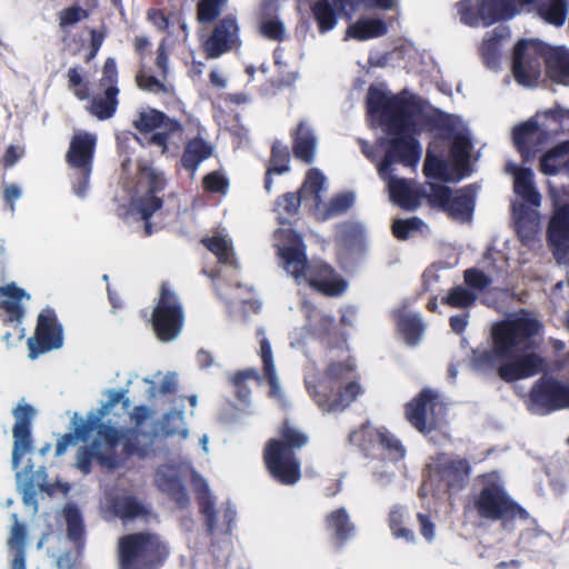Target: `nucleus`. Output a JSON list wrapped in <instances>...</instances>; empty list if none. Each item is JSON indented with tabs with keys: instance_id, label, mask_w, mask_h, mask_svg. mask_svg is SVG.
<instances>
[{
	"instance_id": "30",
	"label": "nucleus",
	"mask_w": 569,
	"mask_h": 569,
	"mask_svg": "<svg viewBox=\"0 0 569 569\" xmlns=\"http://www.w3.org/2000/svg\"><path fill=\"white\" fill-rule=\"evenodd\" d=\"M387 430V428H373L370 422H365L360 430L349 433V442L358 443L363 456L378 458L379 446Z\"/></svg>"
},
{
	"instance_id": "31",
	"label": "nucleus",
	"mask_w": 569,
	"mask_h": 569,
	"mask_svg": "<svg viewBox=\"0 0 569 569\" xmlns=\"http://www.w3.org/2000/svg\"><path fill=\"white\" fill-rule=\"evenodd\" d=\"M13 525L9 540H7V547L13 552L11 560V569H26L27 568V526L23 522L18 521V516L12 515Z\"/></svg>"
},
{
	"instance_id": "54",
	"label": "nucleus",
	"mask_w": 569,
	"mask_h": 569,
	"mask_svg": "<svg viewBox=\"0 0 569 569\" xmlns=\"http://www.w3.org/2000/svg\"><path fill=\"white\" fill-rule=\"evenodd\" d=\"M452 196V191L449 187L443 184L430 183V190L423 189V198L428 201L431 208L441 209L445 211Z\"/></svg>"
},
{
	"instance_id": "27",
	"label": "nucleus",
	"mask_w": 569,
	"mask_h": 569,
	"mask_svg": "<svg viewBox=\"0 0 569 569\" xmlns=\"http://www.w3.org/2000/svg\"><path fill=\"white\" fill-rule=\"evenodd\" d=\"M506 172L513 176V190L525 203L535 207L541 204V194L535 187L533 172L530 168L507 162Z\"/></svg>"
},
{
	"instance_id": "2",
	"label": "nucleus",
	"mask_w": 569,
	"mask_h": 569,
	"mask_svg": "<svg viewBox=\"0 0 569 569\" xmlns=\"http://www.w3.org/2000/svg\"><path fill=\"white\" fill-rule=\"evenodd\" d=\"M367 108L371 122H377L385 131L398 137L389 142H407L406 140L413 139L415 134L431 126L430 108L407 91L392 94L382 88L370 87Z\"/></svg>"
},
{
	"instance_id": "55",
	"label": "nucleus",
	"mask_w": 569,
	"mask_h": 569,
	"mask_svg": "<svg viewBox=\"0 0 569 569\" xmlns=\"http://www.w3.org/2000/svg\"><path fill=\"white\" fill-rule=\"evenodd\" d=\"M290 151L287 146L272 144L268 169L276 174H284L290 169Z\"/></svg>"
},
{
	"instance_id": "4",
	"label": "nucleus",
	"mask_w": 569,
	"mask_h": 569,
	"mask_svg": "<svg viewBox=\"0 0 569 569\" xmlns=\"http://www.w3.org/2000/svg\"><path fill=\"white\" fill-rule=\"evenodd\" d=\"M471 473L472 466L465 457L446 452L432 456L422 470L418 497L451 499L459 496L470 483Z\"/></svg>"
},
{
	"instance_id": "13",
	"label": "nucleus",
	"mask_w": 569,
	"mask_h": 569,
	"mask_svg": "<svg viewBox=\"0 0 569 569\" xmlns=\"http://www.w3.org/2000/svg\"><path fill=\"white\" fill-rule=\"evenodd\" d=\"M461 20L472 27L491 26L520 12L516 0H463L458 4Z\"/></svg>"
},
{
	"instance_id": "44",
	"label": "nucleus",
	"mask_w": 569,
	"mask_h": 569,
	"mask_svg": "<svg viewBox=\"0 0 569 569\" xmlns=\"http://www.w3.org/2000/svg\"><path fill=\"white\" fill-rule=\"evenodd\" d=\"M569 9L568 0H546L538 7V14L548 23L562 26Z\"/></svg>"
},
{
	"instance_id": "22",
	"label": "nucleus",
	"mask_w": 569,
	"mask_h": 569,
	"mask_svg": "<svg viewBox=\"0 0 569 569\" xmlns=\"http://www.w3.org/2000/svg\"><path fill=\"white\" fill-rule=\"evenodd\" d=\"M390 201L407 211H415L423 198V189L415 180L387 174Z\"/></svg>"
},
{
	"instance_id": "47",
	"label": "nucleus",
	"mask_w": 569,
	"mask_h": 569,
	"mask_svg": "<svg viewBox=\"0 0 569 569\" xmlns=\"http://www.w3.org/2000/svg\"><path fill=\"white\" fill-rule=\"evenodd\" d=\"M213 149L211 144H198V148L192 149L191 144L187 146L182 157H180V163L189 172L193 173L197 171L200 162L212 156Z\"/></svg>"
},
{
	"instance_id": "42",
	"label": "nucleus",
	"mask_w": 569,
	"mask_h": 569,
	"mask_svg": "<svg viewBox=\"0 0 569 569\" xmlns=\"http://www.w3.org/2000/svg\"><path fill=\"white\" fill-rule=\"evenodd\" d=\"M422 173L428 179L440 181H452V174L447 160L433 153L432 149H428L427 157L422 166Z\"/></svg>"
},
{
	"instance_id": "38",
	"label": "nucleus",
	"mask_w": 569,
	"mask_h": 569,
	"mask_svg": "<svg viewBox=\"0 0 569 569\" xmlns=\"http://www.w3.org/2000/svg\"><path fill=\"white\" fill-rule=\"evenodd\" d=\"M260 358L262 362L263 377L267 379L270 387L269 396L271 398H279L280 387L274 368L272 349L269 339L266 337L260 339Z\"/></svg>"
},
{
	"instance_id": "18",
	"label": "nucleus",
	"mask_w": 569,
	"mask_h": 569,
	"mask_svg": "<svg viewBox=\"0 0 569 569\" xmlns=\"http://www.w3.org/2000/svg\"><path fill=\"white\" fill-rule=\"evenodd\" d=\"M547 243L558 263L569 262V203L553 208L547 227Z\"/></svg>"
},
{
	"instance_id": "63",
	"label": "nucleus",
	"mask_w": 569,
	"mask_h": 569,
	"mask_svg": "<svg viewBox=\"0 0 569 569\" xmlns=\"http://www.w3.org/2000/svg\"><path fill=\"white\" fill-rule=\"evenodd\" d=\"M516 230L521 242L529 243L533 241L537 232L533 218L527 213L518 214L516 218Z\"/></svg>"
},
{
	"instance_id": "35",
	"label": "nucleus",
	"mask_w": 569,
	"mask_h": 569,
	"mask_svg": "<svg viewBox=\"0 0 569 569\" xmlns=\"http://www.w3.org/2000/svg\"><path fill=\"white\" fill-rule=\"evenodd\" d=\"M540 170L546 176H557L561 171L569 172V144H556L546 152L540 161Z\"/></svg>"
},
{
	"instance_id": "40",
	"label": "nucleus",
	"mask_w": 569,
	"mask_h": 569,
	"mask_svg": "<svg viewBox=\"0 0 569 569\" xmlns=\"http://www.w3.org/2000/svg\"><path fill=\"white\" fill-rule=\"evenodd\" d=\"M138 171V187L144 190V193H158L164 189L166 179L163 173L149 162H139Z\"/></svg>"
},
{
	"instance_id": "24",
	"label": "nucleus",
	"mask_w": 569,
	"mask_h": 569,
	"mask_svg": "<svg viewBox=\"0 0 569 569\" xmlns=\"http://www.w3.org/2000/svg\"><path fill=\"white\" fill-rule=\"evenodd\" d=\"M237 34V22L230 18L222 20L203 43L207 57L214 59L229 51L236 44Z\"/></svg>"
},
{
	"instance_id": "62",
	"label": "nucleus",
	"mask_w": 569,
	"mask_h": 569,
	"mask_svg": "<svg viewBox=\"0 0 569 569\" xmlns=\"http://www.w3.org/2000/svg\"><path fill=\"white\" fill-rule=\"evenodd\" d=\"M227 0H200L198 4V19L200 22H211L224 9Z\"/></svg>"
},
{
	"instance_id": "10",
	"label": "nucleus",
	"mask_w": 569,
	"mask_h": 569,
	"mask_svg": "<svg viewBox=\"0 0 569 569\" xmlns=\"http://www.w3.org/2000/svg\"><path fill=\"white\" fill-rule=\"evenodd\" d=\"M150 321L160 341H171L181 333L184 323V310L181 299L169 282H161L159 287V296L153 312H151Z\"/></svg>"
},
{
	"instance_id": "33",
	"label": "nucleus",
	"mask_w": 569,
	"mask_h": 569,
	"mask_svg": "<svg viewBox=\"0 0 569 569\" xmlns=\"http://www.w3.org/2000/svg\"><path fill=\"white\" fill-rule=\"evenodd\" d=\"M545 59L550 79L569 86V51L562 47L550 48L545 53Z\"/></svg>"
},
{
	"instance_id": "58",
	"label": "nucleus",
	"mask_w": 569,
	"mask_h": 569,
	"mask_svg": "<svg viewBox=\"0 0 569 569\" xmlns=\"http://www.w3.org/2000/svg\"><path fill=\"white\" fill-rule=\"evenodd\" d=\"M161 431L164 437L178 435L186 438L188 430L183 428V415L181 412L171 411L162 416Z\"/></svg>"
},
{
	"instance_id": "64",
	"label": "nucleus",
	"mask_w": 569,
	"mask_h": 569,
	"mask_svg": "<svg viewBox=\"0 0 569 569\" xmlns=\"http://www.w3.org/2000/svg\"><path fill=\"white\" fill-rule=\"evenodd\" d=\"M162 207V199L157 193H144L138 202H136V209H138L143 220H149L152 214Z\"/></svg>"
},
{
	"instance_id": "15",
	"label": "nucleus",
	"mask_w": 569,
	"mask_h": 569,
	"mask_svg": "<svg viewBox=\"0 0 569 569\" xmlns=\"http://www.w3.org/2000/svg\"><path fill=\"white\" fill-rule=\"evenodd\" d=\"M438 406H441L438 393L431 389H422L405 405V417L418 431L429 433L438 426L435 416Z\"/></svg>"
},
{
	"instance_id": "28",
	"label": "nucleus",
	"mask_w": 569,
	"mask_h": 569,
	"mask_svg": "<svg viewBox=\"0 0 569 569\" xmlns=\"http://www.w3.org/2000/svg\"><path fill=\"white\" fill-rule=\"evenodd\" d=\"M191 482L199 503V510L204 519L207 535L213 536L217 530V511L214 498L210 493V487L198 473H192Z\"/></svg>"
},
{
	"instance_id": "59",
	"label": "nucleus",
	"mask_w": 569,
	"mask_h": 569,
	"mask_svg": "<svg viewBox=\"0 0 569 569\" xmlns=\"http://www.w3.org/2000/svg\"><path fill=\"white\" fill-rule=\"evenodd\" d=\"M114 509L121 519H134L144 512L142 503L132 496L118 499Z\"/></svg>"
},
{
	"instance_id": "51",
	"label": "nucleus",
	"mask_w": 569,
	"mask_h": 569,
	"mask_svg": "<svg viewBox=\"0 0 569 569\" xmlns=\"http://www.w3.org/2000/svg\"><path fill=\"white\" fill-rule=\"evenodd\" d=\"M249 379L260 382L261 376L258 373L257 369L247 368L244 370L234 372V375L231 377V382L236 390V396H238V398L243 402L247 401L250 396V389L247 386V380Z\"/></svg>"
},
{
	"instance_id": "14",
	"label": "nucleus",
	"mask_w": 569,
	"mask_h": 569,
	"mask_svg": "<svg viewBox=\"0 0 569 569\" xmlns=\"http://www.w3.org/2000/svg\"><path fill=\"white\" fill-rule=\"evenodd\" d=\"M27 345L31 360L62 347L63 330L54 309L46 308L41 310L38 321H36L33 336L29 337Z\"/></svg>"
},
{
	"instance_id": "9",
	"label": "nucleus",
	"mask_w": 569,
	"mask_h": 569,
	"mask_svg": "<svg viewBox=\"0 0 569 569\" xmlns=\"http://www.w3.org/2000/svg\"><path fill=\"white\" fill-rule=\"evenodd\" d=\"M291 266L283 269L292 278L293 282L307 286L322 297H341L345 295L348 282L328 262L321 259L300 260L290 259Z\"/></svg>"
},
{
	"instance_id": "29",
	"label": "nucleus",
	"mask_w": 569,
	"mask_h": 569,
	"mask_svg": "<svg viewBox=\"0 0 569 569\" xmlns=\"http://www.w3.org/2000/svg\"><path fill=\"white\" fill-rule=\"evenodd\" d=\"M278 236L283 243L277 246V257L283 269L292 264L289 262L292 257L300 260L307 257V247L301 233L295 229H279Z\"/></svg>"
},
{
	"instance_id": "3",
	"label": "nucleus",
	"mask_w": 569,
	"mask_h": 569,
	"mask_svg": "<svg viewBox=\"0 0 569 569\" xmlns=\"http://www.w3.org/2000/svg\"><path fill=\"white\" fill-rule=\"evenodd\" d=\"M309 441L307 433L287 418L278 428V438L263 446L264 469L280 485L292 486L301 479V461L297 451Z\"/></svg>"
},
{
	"instance_id": "8",
	"label": "nucleus",
	"mask_w": 569,
	"mask_h": 569,
	"mask_svg": "<svg viewBox=\"0 0 569 569\" xmlns=\"http://www.w3.org/2000/svg\"><path fill=\"white\" fill-rule=\"evenodd\" d=\"M169 555L168 545L154 533L121 536L118 542L119 569H159Z\"/></svg>"
},
{
	"instance_id": "46",
	"label": "nucleus",
	"mask_w": 569,
	"mask_h": 569,
	"mask_svg": "<svg viewBox=\"0 0 569 569\" xmlns=\"http://www.w3.org/2000/svg\"><path fill=\"white\" fill-rule=\"evenodd\" d=\"M477 295L460 284L453 287L448 291V295L442 298V303L453 309H469L475 306Z\"/></svg>"
},
{
	"instance_id": "41",
	"label": "nucleus",
	"mask_w": 569,
	"mask_h": 569,
	"mask_svg": "<svg viewBox=\"0 0 569 569\" xmlns=\"http://www.w3.org/2000/svg\"><path fill=\"white\" fill-rule=\"evenodd\" d=\"M451 154H453V181L465 179V177L471 176L472 164L470 152L473 144H450Z\"/></svg>"
},
{
	"instance_id": "26",
	"label": "nucleus",
	"mask_w": 569,
	"mask_h": 569,
	"mask_svg": "<svg viewBox=\"0 0 569 569\" xmlns=\"http://www.w3.org/2000/svg\"><path fill=\"white\" fill-rule=\"evenodd\" d=\"M94 144H73V191L83 198L89 188V177Z\"/></svg>"
},
{
	"instance_id": "49",
	"label": "nucleus",
	"mask_w": 569,
	"mask_h": 569,
	"mask_svg": "<svg viewBox=\"0 0 569 569\" xmlns=\"http://www.w3.org/2000/svg\"><path fill=\"white\" fill-rule=\"evenodd\" d=\"M279 211V223L286 224L289 219L299 213L301 207V197L299 192H287L277 199Z\"/></svg>"
},
{
	"instance_id": "45",
	"label": "nucleus",
	"mask_w": 569,
	"mask_h": 569,
	"mask_svg": "<svg viewBox=\"0 0 569 569\" xmlns=\"http://www.w3.org/2000/svg\"><path fill=\"white\" fill-rule=\"evenodd\" d=\"M398 329L409 346H416L423 331L421 320L417 315L403 313L398 318Z\"/></svg>"
},
{
	"instance_id": "48",
	"label": "nucleus",
	"mask_w": 569,
	"mask_h": 569,
	"mask_svg": "<svg viewBox=\"0 0 569 569\" xmlns=\"http://www.w3.org/2000/svg\"><path fill=\"white\" fill-rule=\"evenodd\" d=\"M378 453V458L398 462L405 458L406 448L396 436L387 430L382 442H380Z\"/></svg>"
},
{
	"instance_id": "5",
	"label": "nucleus",
	"mask_w": 569,
	"mask_h": 569,
	"mask_svg": "<svg viewBox=\"0 0 569 569\" xmlns=\"http://www.w3.org/2000/svg\"><path fill=\"white\" fill-rule=\"evenodd\" d=\"M465 510H471L480 521L499 522L510 529L517 521H528L529 511L509 495L498 481L482 480V486L470 496Z\"/></svg>"
},
{
	"instance_id": "16",
	"label": "nucleus",
	"mask_w": 569,
	"mask_h": 569,
	"mask_svg": "<svg viewBox=\"0 0 569 569\" xmlns=\"http://www.w3.org/2000/svg\"><path fill=\"white\" fill-rule=\"evenodd\" d=\"M541 47L536 41L521 40L513 51L512 73L516 81L523 87L536 84L540 76Z\"/></svg>"
},
{
	"instance_id": "50",
	"label": "nucleus",
	"mask_w": 569,
	"mask_h": 569,
	"mask_svg": "<svg viewBox=\"0 0 569 569\" xmlns=\"http://www.w3.org/2000/svg\"><path fill=\"white\" fill-rule=\"evenodd\" d=\"M363 227L357 221H343L336 227L337 239L346 246H356L362 242Z\"/></svg>"
},
{
	"instance_id": "37",
	"label": "nucleus",
	"mask_w": 569,
	"mask_h": 569,
	"mask_svg": "<svg viewBox=\"0 0 569 569\" xmlns=\"http://www.w3.org/2000/svg\"><path fill=\"white\" fill-rule=\"evenodd\" d=\"M475 210V193L472 187L460 189L457 196H451L445 212L456 219L468 220Z\"/></svg>"
},
{
	"instance_id": "23",
	"label": "nucleus",
	"mask_w": 569,
	"mask_h": 569,
	"mask_svg": "<svg viewBox=\"0 0 569 569\" xmlns=\"http://www.w3.org/2000/svg\"><path fill=\"white\" fill-rule=\"evenodd\" d=\"M421 144H388L385 156L377 164L380 179L391 174V167L400 163L405 167H416L421 157Z\"/></svg>"
},
{
	"instance_id": "52",
	"label": "nucleus",
	"mask_w": 569,
	"mask_h": 569,
	"mask_svg": "<svg viewBox=\"0 0 569 569\" xmlns=\"http://www.w3.org/2000/svg\"><path fill=\"white\" fill-rule=\"evenodd\" d=\"M312 11L322 33L328 32L336 27L337 19L332 6L329 3V1H318L315 3Z\"/></svg>"
},
{
	"instance_id": "34",
	"label": "nucleus",
	"mask_w": 569,
	"mask_h": 569,
	"mask_svg": "<svg viewBox=\"0 0 569 569\" xmlns=\"http://www.w3.org/2000/svg\"><path fill=\"white\" fill-rule=\"evenodd\" d=\"M387 31L388 27L386 22L380 19H359L348 27L345 33V40L356 39L365 41L385 36Z\"/></svg>"
},
{
	"instance_id": "17",
	"label": "nucleus",
	"mask_w": 569,
	"mask_h": 569,
	"mask_svg": "<svg viewBox=\"0 0 569 569\" xmlns=\"http://www.w3.org/2000/svg\"><path fill=\"white\" fill-rule=\"evenodd\" d=\"M14 425L13 448H12V468L17 470L20 461L32 450V420L36 416L34 408L28 402H19L13 409Z\"/></svg>"
},
{
	"instance_id": "57",
	"label": "nucleus",
	"mask_w": 569,
	"mask_h": 569,
	"mask_svg": "<svg viewBox=\"0 0 569 569\" xmlns=\"http://www.w3.org/2000/svg\"><path fill=\"white\" fill-rule=\"evenodd\" d=\"M389 528L396 538H402L407 542L415 541V533L411 529L403 527V512L400 507H395L389 512Z\"/></svg>"
},
{
	"instance_id": "19",
	"label": "nucleus",
	"mask_w": 569,
	"mask_h": 569,
	"mask_svg": "<svg viewBox=\"0 0 569 569\" xmlns=\"http://www.w3.org/2000/svg\"><path fill=\"white\" fill-rule=\"evenodd\" d=\"M17 478L23 486L24 502L28 503L36 497L38 491L46 493L49 497L61 495L67 497L70 491L69 482L47 481V472L43 467L34 469L32 465H28L24 470L17 472Z\"/></svg>"
},
{
	"instance_id": "7",
	"label": "nucleus",
	"mask_w": 569,
	"mask_h": 569,
	"mask_svg": "<svg viewBox=\"0 0 569 569\" xmlns=\"http://www.w3.org/2000/svg\"><path fill=\"white\" fill-rule=\"evenodd\" d=\"M141 435L138 429H116L101 425L93 440L92 455L102 468L109 470H116L130 457L146 458L148 449L140 443Z\"/></svg>"
},
{
	"instance_id": "56",
	"label": "nucleus",
	"mask_w": 569,
	"mask_h": 569,
	"mask_svg": "<svg viewBox=\"0 0 569 569\" xmlns=\"http://www.w3.org/2000/svg\"><path fill=\"white\" fill-rule=\"evenodd\" d=\"M260 32L270 40L282 41L287 30L282 21L276 17H269V12H266L260 18Z\"/></svg>"
},
{
	"instance_id": "60",
	"label": "nucleus",
	"mask_w": 569,
	"mask_h": 569,
	"mask_svg": "<svg viewBox=\"0 0 569 569\" xmlns=\"http://www.w3.org/2000/svg\"><path fill=\"white\" fill-rule=\"evenodd\" d=\"M445 123L448 129V139H451V142H470L471 133L462 119L448 117Z\"/></svg>"
},
{
	"instance_id": "53",
	"label": "nucleus",
	"mask_w": 569,
	"mask_h": 569,
	"mask_svg": "<svg viewBox=\"0 0 569 569\" xmlns=\"http://www.w3.org/2000/svg\"><path fill=\"white\" fill-rule=\"evenodd\" d=\"M201 243L218 258L220 263H231L232 250L224 237L213 236L203 238Z\"/></svg>"
},
{
	"instance_id": "39",
	"label": "nucleus",
	"mask_w": 569,
	"mask_h": 569,
	"mask_svg": "<svg viewBox=\"0 0 569 569\" xmlns=\"http://www.w3.org/2000/svg\"><path fill=\"white\" fill-rule=\"evenodd\" d=\"M548 112L543 114L538 113L528 121H525L512 129L513 142H526L527 140H541L548 139L546 136L545 124L541 122L542 118H547Z\"/></svg>"
},
{
	"instance_id": "32",
	"label": "nucleus",
	"mask_w": 569,
	"mask_h": 569,
	"mask_svg": "<svg viewBox=\"0 0 569 569\" xmlns=\"http://www.w3.org/2000/svg\"><path fill=\"white\" fill-rule=\"evenodd\" d=\"M156 483L158 489L169 496L180 510L189 507L188 491L179 476L159 471L156 475Z\"/></svg>"
},
{
	"instance_id": "11",
	"label": "nucleus",
	"mask_w": 569,
	"mask_h": 569,
	"mask_svg": "<svg viewBox=\"0 0 569 569\" xmlns=\"http://www.w3.org/2000/svg\"><path fill=\"white\" fill-rule=\"evenodd\" d=\"M527 407L537 416L569 410V386L551 376L540 377L529 391Z\"/></svg>"
},
{
	"instance_id": "21",
	"label": "nucleus",
	"mask_w": 569,
	"mask_h": 569,
	"mask_svg": "<svg viewBox=\"0 0 569 569\" xmlns=\"http://www.w3.org/2000/svg\"><path fill=\"white\" fill-rule=\"evenodd\" d=\"M134 128L140 132L154 131L152 142H164L180 131V124L156 109H146L139 112L133 121Z\"/></svg>"
},
{
	"instance_id": "61",
	"label": "nucleus",
	"mask_w": 569,
	"mask_h": 569,
	"mask_svg": "<svg viewBox=\"0 0 569 569\" xmlns=\"http://www.w3.org/2000/svg\"><path fill=\"white\" fill-rule=\"evenodd\" d=\"M422 221L418 217H411L406 219H395L391 224V231L395 238L405 241L415 230H420Z\"/></svg>"
},
{
	"instance_id": "36",
	"label": "nucleus",
	"mask_w": 569,
	"mask_h": 569,
	"mask_svg": "<svg viewBox=\"0 0 569 569\" xmlns=\"http://www.w3.org/2000/svg\"><path fill=\"white\" fill-rule=\"evenodd\" d=\"M119 90L116 86H108L102 96L94 97L86 107L87 110L100 120L110 119L118 107Z\"/></svg>"
},
{
	"instance_id": "6",
	"label": "nucleus",
	"mask_w": 569,
	"mask_h": 569,
	"mask_svg": "<svg viewBox=\"0 0 569 569\" xmlns=\"http://www.w3.org/2000/svg\"><path fill=\"white\" fill-rule=\"evenodd\" d=\"M356 371V362L351 357L345 361H333L325 370L326 379L316 385H308L307 390L315 403L325 412H341L357 400L362 392L357 380H351L341 389L335 390L331 382L351 377Z\"/></svg>"
},
{
	"instance_id": "12",
	"label": "nucleus",
	"mask_w": 569,
	"mask_h": 569,
	"mask_svg": "<svg viewBox=\"0 0 569 569\" xmlns=\"http://www.w3.org/2000/svg\"><path fill=\"white\" fill-rule=\"evenodd\" d=\"M46 547L49 557L57 560V569H71V501L56 513V522L40 539L39 548Z\"/></svg>"
},
{
	"instance_id": "25",
	"label": "nucleus",
	"mask_w": 569,
	"mask_h": 569,
	"mask_svg": "<svg viewBox=\"0 0 569 569\" xmlns=\"http://www.w3.org/2000/svg\"><path fill=\"white\" fill-rule=\"evenodd\" d=\"M326 529L330 533L332 545L337 550H341L355 537L357 531L356 525L350 520L346 508L333 509L327 515Z\"/></svg>"
},
{
	"instance_id": "43",
	"label": "nucleus",
	"mask_w": 569,
	"mask_h": 569,
	"mask_svg": "<svg viewBox=\"0 0 569 569\" xmlns=\"http://www.w3.org/2000/svg\"><path fill=\"white\" fill-rule=\"evenodd\" d=\"M356 203V194L353 191H343L335 194L325 209L320 211L321 220H329L333 217L346 214Z\"/></svg>"
},
{
	"instance_id": "20",
	"label": "nucleus",
	"mask_w": 569,
	"mask_h": 569,
	"mask_svg": "<svg viewBox=\"0 0 569 569\" xmlns=\"http://www.w3.org/2000/svg\"><path fill=\"white\" fill-rule=\"evenodd\" d=\"M24 299L29 300L30 295L17 286L16 282H9L0 286V321L4 326L18 328L23 323L26 309Z\"/></svg>"
},
{
	"instance_id": "1",
	"label": "nucleus",
	"mask_w": 569,
	"mask_h": 569,
	"mask_svg": "<svg viewBox=\"0 0 569 569\" xmlns=\"http://www.w3.org/2000/svg\"><path fill=\"white\" fill-rule=\"evenodd\" d=\"M543 329L542 322L522 312L498 322L491 328L492 348L479 357V362H501L498 376L511 383L547 371V362L537 353L536 337Z\"/></svg>"
}]
</instances>
